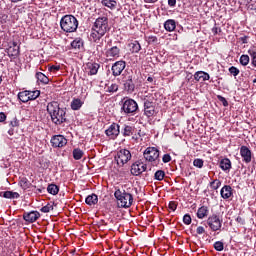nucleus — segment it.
<instances>
[{
  "mask_svg": "<svg viewBox=\"0 0 256 256\" xmlns=\"http://www.w3.org/2000/svg\"><path fill=\"white\" fill-rule=\"evenodd\" d=\"M46 110L54 125H63V123H67V108L59 107V102H49Z\"/></svg>",
  "mask_w": 256,
  "mask_h": 256,
  "instance_id": "1",
  "label": "nucleus"
},
{
  "mask_svg": "<svg viewBox=\"0 0 256 256\" xmlns=\"http://www.w3.org/2000/svg\"><path fill=\"white\" fill-rule=\"evenodd\" d=\"M60 27L65 33H75L79 27V21L73 15H65L60 20Z\"/></svg>",
  "mask_w": 256,
  "mask_h": 256,
  "instance_id": "2",
  "label": "nucleus"
},
{
  "mask_svg": "<svg viewBox=\"0 0 256 256\" xmlns=\"http://www.w3.org/2000/svg\"><path fill=\"white\" fill-rule=\"evenodd\" d=\"M114 197L118 201L119 207L129 209L133 205V195L125 190L118 189L114 192Z\"/></svg>",
  "mask_w": 256,
  "mask_h": 256,
  "instance_id": "3",
  "label": "nucleus"
},
{
  "mask_svg": "<svg viewBox=\"0 0 256 256\" xmlns=\"http://www.w3.org/2000/svg\"><path fill=\"white\" fill-rule=\"evenodd\" d=\"M143 155L144 159L148 161V163H151L153 167H157V165L161 163V160L159 159V149L155 147L146 148Z\"/></svg>",
  "mask_w": 256,
  "mask_h": 256,
  "instance_id": "4",
  "label": "nucleus"
},
{
  "mask_svg": "<svg viewBox=\"0 0 256 256\" xmlns=\"http://www.w3.org/2000/svg\"><path fill=\"white\" fill-rule=\"evenodd\" d=\"M139 111V104L131 98L124 99L121 107V113L124 115H135Z\"/></svg>",
  "mask_w": 256,
  "mask_h": 256,
  "instance_id": "5",
  "label": "nucleus"
},
{
  "mask_svg": "<svg viewBox=\"0 0 256 256\" xmlns=\"http://www.w3.org/2000/svg\"><path fill=\"white\" fill-rule=\"evenodd\" d=\"M92 29L105 35V33L109 31V18H107V16L97 18Z\"/></svg>",
  "mask_w": 256,
  "mask_h": 256,
  "instance_id": "6",
  "label": "nucleus"
},
{
  "mask_svg": "<svg viewBox=\"0 0 256 256\" xmlns=\"http://www.w3.org/2000/svg\"><path fill=\"white\" fill-rule=\"evenodd\" d=\"M206 224L211 231H221V227H223V220H221L217 214H212L206 220Z\"/></svg>",
  "mask_w": 256,
  "mask_h": 256,
  "instance_id": "7",
  "label": "nucleus"
},
{
  "mask_svg": "<svg viewBox=\"0 0 256 256\" xmlns=\"http://www.w3.org/2000/svg\"><path fill=\"white\" fill-rule=\"evenodd\" d=\"M131 152L127 149H121L117 152L115 155V161L117 165H120V167H123L125 163H129L131 161Z\"/></svg>",
  "mask_w": 256,
  "mask_h": 256,
  "instance_id": "8",
  "label": "nucleus"
},
{
  "mask_svg": "<svg viewBox=\"0 0 256 256\" xmlns=\"http://www.w3.org/2000/svg\"><path fill=\"white\" fill-rule=\"evenodd\" d=\"M125 67H127V62L123 60L116 61L112 64L111 71L113 77H119L123 71H125Z\"/></svg>",
  "mask_w": 256,
  "mask_h": 256,
  "instance_id": "9",
  "label": "nucleus"
},
{
  "mask_svg": "<svg viewBox=\"0 0 256 256\" xmlns=\"http://www.w3.org/2000/svg\"><path fill=\"white\" fill-rule=\"evenodd\" d=\"M6 53L10 59H17L21 53L19 44L17 42H10Z\"/></svg>",
  "mask_w": 256,
  "mask_h": 256,
  "instance_id": "10",
  "label": "nucleus"
},
{
  "mask_svg": "<svg viewBox=\"0 0 256 256\" xmlns=\"http://www.w3.org/2000/svg\"><path fill=\"white\" fill-rule=\"evenodd\" d=\"M105 133L109 139H115L116 137H119V134L121 133L119 124L112 123L108 129L105 130Z\"/></svg>",
  "mask_w": 256,
  "mask_h": 256,
  "instance_id": "11",
  "label": "nucleus"
},
{
  "mask_svg": "<svg viewBox=\"0 0 256 256\" xmlns=\"http://www.w3.org/2000/svg\"><path fill=\"white\" fill-rule=\"evenodd\" d=\"M50 143H51L52 147H54V148L65 147V145H67V138H65V136H63V135H54L51 138Z\"/></svg>",
  "mask_w": 256,
  "mask_h": 256,
  "instance_id": "12",
  "label": "nucleus"
},
{
  "mask_svg": "<svg viewBox=\"0 0 256 256\" xmlns=\"http://www.w3.org/2000/svg\"><path fill=\"white\" fill-rule=\"evenodd\" d=\"M145 171H147V164H144L143 162H135L131 166V173L136 177L141 175V173H145Z\"/></svg>",
  "mask_w": 256,
  "mask_h": 256,
  "instance_id": "13",
  "label": "nucleus"
},
{
  "mask_svg": "<svg viewBox=\"0 0 256 256\" xmlns=\"http://www.w3.org/2000/svg\"><path fill=\"white\" fill-rule=\"evenodd\" d=\"M123 85L127 93H133L135 91V83H133V75L129 74L124 77Z\"/></svg>",
  "mask_w": 256,
  "mask_h": 256,
  "instance_id": "14",
  "label": "nucleus"
},
{
  "mask_svg": "<svg viewBox=\"0 0 256 256\" xmlns=\"http://www.w3.org/2000/svg\"><path fill=\"white\" fill-rule=\"evenodd\" d=\"M120 55L121 49H119L117 46H113L106 51V57L109 59V61H115V59H119Z\"/></svg>",
  "mask_w": 256,
  "mask_h": 256,
  "instance_id": "15",
  "label": "nucleus"
},
{
  "mask_svg": "<svg viewBox=\"0 0 256 256\" xmlns=\"http://www.w3.org/2000/svg\"><path fill=\"white\" fill-rule=\"evenodd\" d=\"M240 155L244 161V163H251V159L253 157V153L251 152V149L247 146H241L240 147Z\"/></svg>",
  "mask_w": 256,
  "mask_h": 256,
  "instance_id": "16",
  "label": "nucleus"
},
{
  "mask_svg": "<svg viewBox=\"0 0 256 256\" xmlns=\"http://www.w3.org/2000/svg\"><path fill=\"white\" fill-rule=\"evenodd\" d=\"M39 217H41V214L37 211L24 212L23 214V219L26 223H35Z\"/></svg>",
  "mask_w": 256,
  "mask_h": 256,
  "instance_id": "17",
  "label": "nucleus"
},
{
  "mask_svg": "<svg viewBox=\"0 0 256 256\" xmlns=\"http://www.w3.org/2000/svg\"><path fill=\"white\" fill-rule=\"evenodd\" d=\"M101 68V65L99 63L95 62H88L86 64V71L88 75H97L99 73V69Z\"/></svg>",
  "mask_w": 256,
  "mask_h": 256,
  "instance_id": "18",
  "label": "nucleus"
},
{
  "mask_svg": "<svg viewBox=\"0 0 256 256\" xmlns=\"http://www.w3.org/2000/svg\"><path fill=\"white\" fill-rule=\"evenodd\" d=\"M222 199H230L233 196V188L230 185H225L220 191Z\"/></svg>",
  "mask_w": 256,
  "mask_h": 256,
  "instance_id": "19",
  "label": "nucleus"
},
{
  "mask_svg": "<svg viewBox=\"0 0 256 256\" xmlns=\"http://www.w3.org/2000/svg\"><path fill=\"white\" fill-rule=\"evenodd\" d=\"M195 81H209L211 79V76L207 72L198 71L194 74Z\"/></svg>",
  "mask_w": 256,
  "mask_h": 256,
  "instance_id": "20",
  "label": "nucleus"
},
{
  "mask_svg": "<svg viewBox=\"0 0 256 256\" xmlns=\"http://www.w3.org/2000/svg\"><path fill=\"white\" fill-rule=\"evenodd\" d=\"M135 133V127L131 125L124 124V127L122 129V135L123 137H131Z\"/></svg>",
  "mask_w": 256,
  "mask_h": 256,
  "instance_id": "21",
  "label": "nucleus"
},
{
  "mask_svg": "<svg viewBox=\"0 0 256 256\" xmlns=\"http://www.w3.org/2000/svg\"><path fill=\"white\" fill-rule=\"evenodd\" d=\"M105 34L103 32L95 31L94 28H92V32L90 34V38L94 43H99L101 41V38L104 37Z\"/></svg>",
  "mask_w": 256,
  "mask_h": 256,
  "instance_id": "22",
  "label": "nucleus"
},
{
  "mask_svg": "<svg viewBox=\"0 0 256 256\" xmlns=\"http://www.w3.org/2000/svg\"><path fill=\"white\" fill-rule=\"evenodd\" d=\"M98 202H99V197L96 194L88 195L85 199L86 205H89L90 207L92 205H97Z\"/></svg>",
  "mask_w": 256,
  "mask_h": 256,
  "instance_id": "23",
  "label": "nucleus"
},
{
  "mask_svg": "<svg viewBox=\"0 0 256 256\" xmlns=\"http://www.w3.org/2000/svg\"><path fill=\"white\" fill-rule=\"evenodd\" d=\"M176 28H177V23L173 19H169L164 23V29L169 31V33H171V31H175Z\"/></svg>",
  "mask_w": 256,
  "mask_h": 256,
  "instance_id": "24",
  "label": "nucleus"
},
{
  "mask_svg": "<svg viewBox=\"0 0 256 256\" xmlns=\"http://www.w3.org/2000/svg\"><path fill=\"white\" fill-rule=\"evenodd\" d=\"M220 169L222 171H231V160L229 158H224L220 161Z\"/></svg>",
  "mask_w": 256,
  "mask_h": 256,
  "instance_id": "25",
  "label": "nucleus"
},
{
  "mask_svg": "<svg viewBox=\"0 0 256 256\" xmlns=\"http://www.w3.org/2000/svg\"><path fill=\"white\" fill-rule=\"evenodd\" d=\"M70 107L73 111H79V109L83 107V101H81V99L79 98H74L71 102Z\"/></svg>",
  "mask_w": 256,
  "mask_h": 256,
  "instance_id": "26",
  "label": "nucleus"
},
{
  "mask_svg": "<svg viewBox=\"0 0 256 256\" xmlns=\"http://www.w3.org/2000/svg\"><path fill=\"white\" fill-rule=\"evenodd\" d=\"M209 215V208L207 206H202L197 211V217L198 219H205Z\"/></svg>",
  "mask_w": 256,
  "mask_h": 256,
  "instance_id": "27",
  "label": "nucleus"
},
{
  "mask_svg": "<svg viewBox=\"0 0 256 256\" xmlns=\"http://www.w3.org/2000/svg\"><path fill=\"white\" fill-rule=\"evenodd\" d=\"M2 197H4V199H19V197H21V195H19L18 192L5 191V192H3Z\"/></svg>",
  "mask_w": 256,
  "mask_h": 256,
  "instance_id": "28",
  "label": "nucleus"
},
{
  "mask_svg": "<svg viewBox=\"0 0 256 256\" xmlns=\"http://www.w3.org/2000/svg\"><path fill=\"white\" fill-rule=\"evenodd\" d=\"M130 51L133 53H139L141 51V44L135 40L129 44Z\"/></svg>",
  "mask_w": 256,
  "mask_h": 256,
  "instance_id": "29",
  "label": "nucleus"
},
{
  "mask_svg": "<svg viewBox=\"0 0 256 256\" xmlns=\"http://www.w3.org/2000/svg\"><path fill=\"white\" fill-rule=\"evenodd\" d=\"M36 79L39 81V83H43V85H47L49 83V77H47L42 72L36 73Z\"/></svg>",
  "mask_w": 256,
  "mask_h": 256,
  "instance_id": "30",
  "label": "nucleus"
},
{
  "mask_svg": "<svg viewBox=\"0 0 256 256\" xmlns=\"http://www.w3.org/2000/svg\"><path fill=\"white\" fill-rule=\"evenodd\" d=\"M18 99L22 103H28V101H29V92H28V90L19 92L18 93Z\"/></svg>",
  "mask_w": 256,
  "mask_h": 256,
  "instance_id": "31",
  "label": "nucleus"
},
{
  "mask_svg": "<svg viewBox=\"0 0 256 256\" xmlns=\"http://www.w3.org/2000/svg\"><path fill=\"white\" fill-rule=\"evenodd\" d=\"M239 2H240V5L247 6V9H249L250 11H255L256 9V5L251 4L253 3V0H239Z\"/></svg>",
  "mask_w": 256,
  "mask_h": 256,
  "instance_id": "32",
  "label": "nucleus"
},
{
  "mask_svg": "<svg viewBox=\"0 0 256 256\" xmlns=\"http://www.w3.org/2000/svg\"><path fill=\"white\" fill-rule=\"evenodd\" d=\"M72 154L75 161H79L80 159L83 158V155H85V152H83V150L79 148H76L73 150Z\"/></svg>",
  "mask_w": 256,
  "mask_h": 256,
  "instance_id": "33",
  "label": "nucleus"
},
{
  "mask_svg": "<svg viewBox=\"0 0 256 256\" xmlns=\"http://www.w3.org/2000/svg\"><path fill=\"white\" fill-rule=\"evenodd\" d=\"M47 191L50 195H57L59 193V186H57V184H49Z\"/></svg>",
  "mask_w": 256,
  "mask_h": 256,
  "instance_id": "34",
  "label": "nucleus"
},
{
  "mask_svg": "<svg viewBox=\"0 0 256 256\" xmlns=\"http://www.w3.org/2000/svg\"><path fill=\"white\" fill-rule=\"evenodd\" d=\"M102 5L108 7V9H115L117 7V1L115 0H102Z\"/></svg>",
  "mask_w": 256,
  "mask_h": 256,
  "instance_id": "35",
  "label": "nucleus"
},
{
  "mask_svg": "<svg viewBox=\"0 0 256 256\" xmlns=\"http://www.w3.org/2000/svg\"><path fill=\"white\" fill-rule=\"evenodd\" d=\"M19 185L24 190H27V189H29L31 187V182H29V179H27L26 177H23V178L20 179Z\"/></svg>",
  "mask_w": 256,
  "mask_h": 256,
  "instance_id": "36",
  "label": "nucleus"
},
{
  "mask_svg": "<svg viewBox=\"0 0 256 256\" xmlns=\"http://www.w3.org/2000/svg\"><path fill=\"white\" fill-rule=\"evenodd\" d=\"M39 95H41V91H39V90H34V91L28 90L29 101H35V99H37V97H39Z\"/></svg>",
  "mask_w": 256,
  "mask_h": 256,
  "instance_id": "37",
  "label": "nucleus"
},
{
  "mask_svg": "<svg viewBox=\"0 0 256 256\" xmlns=\"http://www.w3.org/2000/svg\"><path fill=\"white\" fill-rule=\"evenodd\" d=\"M72 49H81L83 47V40L76 38L72 43H71Z\"/></svg>",
  "mask_w": 256,
  "mask_h": 256,
  "instance_id": "38",
  "label": "nucleus"
},
{
  "mask_svg": "<svg viewBox=\"0 0 256 256\" xmlns=\"http://www.w3.org/2000/svg\"><path fill=\"white\" fill-rule=\"evenodd\" d=\"M154 179L156 181H163L165 179V171L163 170H158L154 174Z\"/></svg>",
  "mask_w": 256,
  "mask_h": 256,
  "instance_id": "39",
  "label": "nucleus"
},
{
  "mask_svg": "<svg viewBox=\"0 0 256 256\" xmlns=\"http://www.w3.org/2000/svg\"><path fill=\"white\" fill-rule=\"evenodd\" d=\"M249 61H250L249 55L243 54L240 56V64H242L243 67H247V65H249Z\"/></svg>",
  "mask_w": 256,
  "mask_h": 256,
  "instance_id": "40",
  "label": "nucleus"
},
{
  "mask_svg": "<svg viewBox=\"0 0 256 256\" xmlns=\"http://www.w3.org/2000/svg\"><path fill=\"white\" fill-rule=\"evenodd\" d=\"M117 91H119V85H117L116 83L108 86L106 90L107 93H117Z\"/></svg>",
  "mask_w": 256,
  "mask_h": 256,
  "instance_id": "41",
  "label": "nucleus"
},
{
  "mask_svg": "<svg viewBox=\"0 0 256 256\" xmlns=\"http://www.w3.org/2000/svg\"><path fill=\"white\" fill-rule=\"evenodd\" d=\"M144 115H146V117H153V115H155V106L146 108V110H144Z\"/></svg>",
  "mask_w": 256,
  "mask_h": 256,
  "instance_id": "42",
  "label": "nucleus"
},
{
  "mask_svg": "<svg viewBox=\"0 0 256 256\" xmlns=\"http://www.w3.org/2000/svg\"><path fill=\"white\" fill-rule=\"evenodd\" d=\"M210 187H211L212 189H214V191H217V189H219V188L221 187V181H219L218 179L212 181V182L210 183Z\"/></svg>",
  "mask_w": 256,
  "mask_h": 256,
  "instance_id": "43",
  "label": "nucleus"
},
{
  "mask_svg": "<svg viewBox=\"0 0 256 256\" xmlns=\"http://www.w3.org/2000/svg\"><path fill=\"white\" fill-rule=\"evenodd\" d=\"M214 249H215L216 251H223V249H225V245H224L223 242H221V241H216V242L214 243Z\"/></svg>",
  "mask_w": 256,
  "mask_h": 256,
  "instance_id": "44",
  "label": "nucleus"
},
{
  "mask_svg": "<svg viewBox=\"0 0 256 256\" xmlns=\"http://www.w3.org/2000/svg\"><path fill=\"white\" fill-rule=\"evenodd\" d=\"M203 159H199V158H197V159H195L194 161H193V165H194V167H198V169H202L203 168Z\"/></svg>",
  "mask_w": 256,
  "mask_h": 256,
  "instance_id": "45",
  "label": "nucleus"
},
{
  "mask_svg": "<svg viewBox=\"0 0 256 256\" xmlns=\"http://www.w3.org/2000/svg\"><path fill=\"white\" fill-rule=\"evenodd\" d=\"M229 73H231V75H233V77H237V75H239L240 71H239V68L232 66L229 68Z\"/></svg>",
  "mask_w": 256,
  "mask_h": 256,
  "instance_id": "46",
  "label": "nucleus"
},
{
  "mask_svg": "<svg viewBox=\"0 0 256 256\" xmlns=\"http://www.w3.org/2000/svg\"><path fill=\"white\" fill-rule=\"evenodd\" d=\"M217 99L218 101H220V103H222L224 107H229V102H227V99H225V97L218 95Z\"/></svg>",
  "mask_w": 256,
  "mask_h": 256,
  "instance_id": "47",
  "label": "nucleus"
},
{
  "mask_svg": "<svg viewBox=\"0 0 256 256\" xmlns=\"http://www.w3.org/2000/svg\"><path fill=\"white\" fill-rule=\"evenodd\" d=\"M42 213H49V211H53V205L48 204L40 209Z\"/></svg>",
  "mask_w": 256,
  "mask_h": 256,
  "instance_id": "48",
  "label": "nucleus"
},
{
  "mask_svg": "<svg viewBox=\"0 0 256 256\" xmlns=\"http://www.w3.org/2000/svg\"><path fill=\"white\" fill-rule=\"evenodd\" d=\"M191 221H192L191 215L185 214L184 217H183V223L185 225H191Z\"/></svg>",
  "mask_w": 256,
  "mask_h": 256,
  "instance_id": "49",
  "label": "nucleus"
},
{
  "mask_svg": "<svg viewBox=\"0 0 256 256\" xmlns=\"http://www.w3.org/2000/svg\"><path fill=\"white\" fill-rule=\"evenodd\" d=\"M10 127H19V119H17V117L12 118L10 121Z\"/></svg>",
  "mask_w": 256,
  "mask_h": 256,
  "instance_id": "50",
  "label": "nucleus"
},
{
  "mask_svg": "<svg viewBox=\"0 0 256 256\" xmlns=\"http://www.w3.org/2000/svg\"><path fill=\"white\" fill-rule=\"evenodd\" d=\"M155 105L153 104V102H151V101H149V100H145L144 101V111L146 110V109H149V108H151V107H154Z\"/></svg>",
  "mask_w": 256,
  "mask_h": 256,
  "instance_id": "51",
  "label": "nucleus"
},
{
  "mask_svg": "<svg viewBox=\"0 0 256 256\" xmlns=\"http://www.w3.org/2000/svg\"><path fill=\"white\" fill-rule=\"evenodd\" d=\"M61 69V66H50L48 68V71H50L51 73H57V71H59Z\"/></svg>",
  "mask_w": 256,
  "mask_h": 256,
  "instance_id": "52",
  "label": "nucleus"
},
{
  "mask_svg": "<svg viewBox=\"0 0 256 256\" xmlns=\"http://www.w3.org/2000/svg\"><path fill=\"white\" fill-rule=\"evenodd\" d=\"M163 163H169L171 161V155L170 154H164L162 157Z\"/></svg>",
  "mask_w": 256,
  "mask_h": 256,
  "instance_id": "53",
  "label": "nucleus"
},
{
  "mask_svg": "<svg viewBox=\"0 0 256 256\" xmlns=\"http://www.w3.org/2000/svg\"><path fill=\"white\" fill-rule=\"evenodd\" d=\"M147 42L149 43V45H151L152 43H157V36H149Z\"/></svg>",
  "mask_w": 256,
  "mask_h": 256,
  "instance_id": "54",
  "label": "nucleus"
},
{
  "mask_svg": "<svg viewBox=\"0 0 256 256\" xmlns=\"http://www.w3.org/2000/svg\"><path fill=\"white\" fill-rule=\"evenodd\" d=\"M196 233L198 235H203V233H205V228L203 226H198L196 229Z\"/></svg>",
  "mask_w": 256,
  "mask_h": 256,
  "instance_id": "55",
  "label": "nucleus"
},
{
  "mask_svg": "<svg viewBox=\"0 0 256 256\" xmlns=\"http://www.w3.org/2000/svg\"><path fill=\"white\" fill-rule=\"evenodd\" d=\"M168 208L170 211H175L177 209V204L175 202H170Z\"/></svg>",
  "mask_w": 256,
  "mask_h": 256,
  "instance_id": "56",
  "label": "nucleus"
},
{
  "mask_svg": "<svg viewBox=\"0 0 256 256\" xmlns=\"http://www.w3.org/2000/svg\"><path fill=\"white\" fill-rule=\"evenodd\" d=\"M7 120V115L4 112H0V123H5Z\"/></svg>",
  "mask_w": 256,
  "mask_h": 256,
  "instance_id": "57",
  "label": "nucleus"
},
{
  "mask_svg": "<svg viewBox=\"0 0 256 256\" xmlns=\"http://www.w3.org/2000/svg\"><path fill=\"white\" fill-rule=\"evenodd\" d=\"M212 33H213L214 35H219V33H221V28L213 27V28H212Z\"/></svg>",
  "mask_w": 256,
  "mask_h": 256,
  "instance_id": "58",
  "label": "nucleus"
},
{
  "mask_svg": "<svg viewBox=\"0 0 256 256\" xmlns=\"http://www.w3.org/2000/svg\"><path fill=\"white\" fill-rule=\"evenodd\" d=\"M237 223H240V225H245V219L241 218V216H238L236 218Z\"/></svg>",
  "mask_w": 256,
  "mask_h": 256,
  "instance_id": "59",
  "label": "nucleus"
},
{
  "mask_svg": "<svg viewBox=\"0 0 256 256\" xmlns=\"http://www.w3.org/2000/svg\"><path fill=\"white\" fill-rule=\"evenodd\" d=\"M169 7H175L177 5V0H168Z\"/></svg>",
  "mask_w": 256,
  "mask_h": 256,
  "instance_id": "60",
  "label": "nucleus"
},
{
  "mask_svg": "<svg viewBox=\"0 0 256 256\" xmlns=\"http://www.w3.org/2000/svg\"><path fill=\"white\" fill-rule=\"evenodd\" d=\"M248 39H249L248 36H243V37L240 38V41H241L242 43L246 44Z\"/></svg>",
  "mask_w": 256,
  "mask_h": 256,
  "instance_id": "61",
  "label": "nucleus"
},
{
  "mask_svg": "<svg viewBox=\"0 0 256 256\" xmlns=\"http://www.w3.org/2000/svg\"><path fill=\"white\" fill-rule=\"evenodd\" d=\"M159 0H144V3H157Z\"/></svg>",
  "mask_w": 256,
  "mask_h": 256,
  "instance_id": "62",
  "label": "nucleus"
},
{
  "mask_svg": "<svg viewBox=\"0 0 256 256\" xmlns=\"http://www.w3.org/2000/svg\"><path fill=\"white\" fill-rule=\"evenodd\" d=\"M147 81H148V83H153V77L149 76V77L147 78Z\"/></svg>",
  "mask_w": 256,
  "mask_h": 256,
  "instance_id": "63",
  "label": "nucleus"
},
{
  "mask_svg": "<svg viewBox=\"0 0 256 256\" xmlns=\"http://www.w3.org/2000/svg\"><path fill=\"white\" fill-rule=\"evenodd\" d=\"M38 193H43V190L41 188L37 189Z\"/></svg>",
  "mask_w": 256,
  "mask_h": 256,
  "instance_id": "64",
  "label": "nucleus"
}]
</instances>
